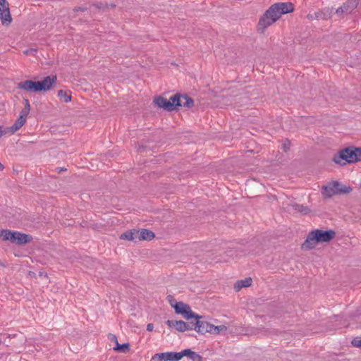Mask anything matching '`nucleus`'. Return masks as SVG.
<instances>
[{
    "instance_id": "obj_1",
    "label": "nucleus",
    "mask_w": 361,
    "mask_h": 361,
    "mask_svg": "<svg viewBox=\"0 0 361 361\" xmlns=\"http://www.w3.org/2000/svg\"><path fill=\"white\" fill-rule=\"evenodd\" d=\"M293 9V5L290 2H279L273 4L259 18L257 24L258 31L263 33L265 29L278 20L281 15L290 13Z\"/></svg>"
},
{
    "instance_id": "obj_2",
    "label": "nucleus",
    "mask_w": 361,
    "mask_h": 361,
    "mask_svg": "<svg viewBox=\"0 0 361 361\" xmlns=\"http://www.w3.org/2000/svg\"><path fill=\"white\" fill-rule=\"evenodd\" d=\"M56 75H51L44 77L40 81L27 80L20 82L18 83V88L29 92H46L51 90V87L56 85Z\"/></svg>"
},
{
    "instance_id": "obj_3",
    "label": "nucleus",
    "mask_w": 361,
    "mask_h": 361,
    "mask_svg": "<svg viewBox=\"0 0 361 361\" xmlns=\"http://www.w3.org/2000/svg\"><path fill=\"white\" fill-rule=\"evenodd\" d=\"M333 161L340 165L361 161V147L350 146L345 147L334 155Z\"/></svg>"
},
{
    "instance_id": "obj_4",
    "label": "nucleus",
    "mask_w": 361,
    "mask_h": 361,
    "mask_svg": "<svg viewBox=\"0 0 361 361\" xmlns=\"http://www.w3.org/2000/svg\"><path fill=\"white\" fill-rule=\"evenodd\" d=\"M349 191L350 188L343 187L337 181L324 185L322 189V193L326 197H331L336 194L348 193Z\"/></svg>"
},
{
    "instance_id": "obj_5",
    "label": "nucleus",
    "mask_w": 361,
    "mask_h": 361,
    "mask_svg": "<svg viewBox=\"0 0 361 361\" xmlns=\"http://www.w3.org/2000/svg\"><path fill=\"white\" fill-rule=\"evenodd\" d=\"M154 102L159 108H162L166 111H173L180 105L179 95L172 96L169 100L162 97H158L154 100Z\"/></svg>"
},
{
    "instance_id": "obj_6",
    "label": "nucleus",
    "mask_w": 361,
    "mask_h": 361,
    "mask_svg": "<svg viewBox=\"0 0 361 361\" xmlns=\"http://www.w3.org/2000/svg\"><path fill=\"white\" fill-rule=\"evenodd\" d=\"M171 306L175 309V311L178 314H181L185 319H199L202 318L201 316L194 313L190 307L182 302H176L174 305L171 303Z\"/></svg>"
},
{
    "instance_id": "obj_7",
    "label": "nucleus",
    "mask_w": 361,
    "mask_h": 361,
    "mask_svg": "<svg viewBox=\"0 0 361 361\" xmlns=\"http://www.w3.org/2000/svg\"><path fill=\"white\" fill-rule=\"evenodd\" d=\"M0 20L3 25H8L12 21L9 4L6 0H0Z\"/></svg>"
},
{
    "instance_id": "obj_8",
    "label": "nucleus",
    "mask_w": 361,
    "mask_h": 361,
    "mask_svg": "<svg viewBox=\"0 0 361 361\" xmlns=\"http://www.w3.org/2000/svg\"><path fill=\"white\" fill-rule=\"evenodd\" d=\"M358 0H347L341 6L336 10V13L338 16L342 14H349L357 8Z\"/></svg>"
},
{
    "instance_id": "obj_9",
    "label": "nucleus",
    "mask_w": 361,
    "mask_h": 361,
    "mask_svg": "<svg viewBox=\"0 0 361 361\" xmlns=\"http://www.w3.org/2000/svg\"><path fill=\"white\" fill-rule=\"evenodd\" d=\"M316 233L318 243H327L331 240L336 235L335 231L332 230L322 231V230H314Z\"/></svg>"
},
{
    "instance_id": "obj_10",
    "label": "nucleus",
    "mask_w": 361,
    "mask_h": 361,
    "mask_svg": "<svg viewBox=\"0 0 361 361\" xmlns=\"http://www.w3.org/2000/svg\"><path fill=\"white\" fill-rule=\"evenodd\" d=\"M317 243H319L317 241L316 233L312 231L308 234L306 240L302 243V249L305 250H312L315 247Z\"/></svg>"
},
{
    "instance_id": "obj_11",
    "label": "nucleus",
    "mask_w": 361,
    "mask_h": 361,
    "mask_svg": "<svg viewBox=\"0 0 361 361\" xmlns=\"http://www.w3.org/2000/svg\"><path fill=\"white\" fill-rule=\"evenodd\" d=\"M201 318L196 319V331L204 334L205 333H211L212 324L205 321H201Z\"/></svg>"
},
{
    "instance_id": "obj_12",
    "label": "nucleus",
    "mask_w": 361,
    "mask_h": 361,
    "mask_svg": "<svg viewBox=\"0 0 361 361\" xmlns=\"http://www.w3.org/2000/svg\"><path fill=\"white\" fill-rule=\"evenodd\" d=\"M166 324L169 327H174L177 331L180 332L185 331H187V329H188L187 326V323L181 320H167Z\"/></svg>"
},
{
    "instance_id": "obj_13",
    "label": "nucleus",
    "mask_w": 361,
    "mask_h": 361,
    "mask_svg": "<svg viewBox=\"0 0 361 361\" xmlns=\"http://www.w3.org/2000/svg\"><path fill=\"white\" fill-rule=\"evenodd\" d=\"M14 238L12 239L11 243L17 244H25L30 241L31 237L29 235L20 233L19 232H13Z\"/></svg>"
},
{
    "instance_id": "obj_14",
    "label": "nucleus",
    "mask_w": 361,
    "mask_h": 361,
    "mask_svg": "<svg viewBox=\"0 0 361 361\" xmlns=\"http://www.w3.org/2000/svg\"><path fill=\"white\" fill-rule=\"evenodd\" d=\"M135 233H137V239L139 240H151L154 238V233L152 231L147 229H142L140 231L137 230Z\"/></svg>"
},
{
    "instance_id": "obj_15",
    "label": "nucleus",
    "mask_w": 361,
    "mask_h": 361,
    "mask_svg": "<svg viewBox=\"0 0 361 361\" xmlns=\"http://www.w3.org/2000/svg\"><path fill=\"white\" fill-rule=\"evenodd\" d=\"M332 12L333 8H325L322 10L315 12L314 18L317 20H326L331 18Z\"/></svg>"
},
{
    "instance_id": "obj_16",
    "label": "nucleus",
    "mask_w": 361,
    "mask_h": 361,
    "mask_svg": "<svg viewBox=\"0 0 361 361\" xmlns=\"http://www.w3.org/2000/svg\"><path fill=\"white\" fill-rule=\"evenodd\" d=\"M179 103L178 106H185L190 108L193 106V100L187 95H179Z\"/></svg>"
},
{
    "instance_id": "obj_17",
    "label": "nucleus",
    "mask_w": 361,
    "mask_h": 361,
    "mask_svg": "<svg viewBox=\"0 0 361 361\" xmlns=\"http://www.w3.org/2000/svg\"><path fill=\"white\" fill-rule=\"evenodd\" d=\"M153 359L157 361H171V352L157 353Z\"/></svg>"
},
{
    "instance_id": "obj_18",
    "label": "nucleus",
    "mask_w": 361,
    "mask_h": 361,
    "mask_svg": "<svg viewBox=\"0 0 361 361\" xmlns=\"http://www.w3.org/2000/svg\"><path fill=\"white\" fill-rule=\"evenodd\" d=\"M252 283V279L251 278H246L244 280L238 281L235 286V289L238 291L240 289L243 287H249L251 286Z\"/></svg>"
},
{
    "instance_id": "obj_19",
    "label": "nucleus",
    "mask_w": 361,
    "mask_h": 361,
    "mask_svg": "<svg viewBox=\"0 0 361 361\" xmlns=\"http://www.w3.org/2000/svg\"><path fill=\"white\" fill-rule=\"evenodd\" d=\"M137 230H133L130 231H127L121 235V238L123 240H134L137 239V233L135 232Z\"/></svg>"
},
{
    "instance_id": "obj_20",
    "label": "nucleus",
    "mask_w": 361,
    "mask_h": 361,
    "mask_svg": "<svg viewBox=\"0 0 361 361\" xmlns=\"http://www.w3.org/2000/svg\"><path fill=\"white\" fill-rule=\"evenodd\" d=\"M185 356H188L192 361H202V357L190 349H185Z\"/></svg>"
},
{
    "instance_id": "obj_21",
    "label": "nucleus",
    "mask_w": 361,
    "mask_h": 361,
    "mask_svg": "<svg viewBox=\"0 0 361 361\" xmlns=\"http://www.w3.org/2000/svg\"><path fill=\"white\" fill-rule=\"evenodd\" d=\"M290 207L293 211L300 212L304 214H307L310 211L308 207H305L302 204H293L290 205Z\"/></svg>"
},
{
    "instance_id": "obj_22",
    "label": "nucleus",
    "mask_w": 361,
    "mask_h": 361,
    "mask_svg": "<svg viewBox=\"0 0 361 361\" xmlns=\"http://www.w3.org/2000/svg\"><path fill=\"white\" fill-rule=\"evenodd\" d=\"M0 236L3 240H9L12 241V239L14 238L13 232H11L8 230H2Z\"/></svg>"
},
{
    "instance_id": "obj_23",
    "label": "nucleus",
    "mask_w": 361,
    "mask_h": 361,
    "mask_svg": "<svg viewBox=\"0 0 361 361\" xmlns=\"http://www.w3.org/2000/svg\"><path fill=\"white\" fill-rule=\"evenodd\" d=\"M58 97L61 100L67 103L71 101V95L68 94L67 92L63 91L62 90L58 92Z\"/></svg>"
},
{
    "instance_id": "obj_24",
    "label": "nucleus",
    "mask_w": 361,
    "mask_h": 361,
    "mask_svg": "<svg viewBox=\"0 0 361 361\" xmlns=\"http://www.w3.org/2000/svg\"><path fill=\"white\" fill-rule=\"evenodd\" d=\"M212 331L211 334H219L221 332L225 331L227 329V327L225 325H219V326H214L212 324Z\"/></svg>"
},
{
    "instance_id": "obj_25",
    "label": "nucleus",
    "mask_w": 361,
    "mask_h": 361,
    "mask_svg": "<svg viewBox=\"0 0 361 361\" xmlns=\"http://www.w3.org/2000/svg\"><path fill=\"white\" fill-rule=\"evenodd\" d=\"M185 350L181 352H171V361H179L185 356Z\"/></svg>"
},
{
    "instance_id": "obj_26",
    "label": "nucleus",
    "mask_w": 361,
    "mask_h": 361,
    "mask_svg": "<svg viewBox=\"0 0 361 361\" xmlns=\"http://www.w3.org/2000/svg\"><path fill=\"white\" fill-rule=\"evenodd\" d=\"M129 349L128 343L119 344L118 342L116 344L114 350L118 352H126Z\"/></svg>"
},
{
    "instance_id": "obj_27",
    "label": "nucleus",
    "mask_w": 361,
    "mask_h": 361,
    "mask_svg": "<svg viewBox=\"0 0 361 361\" xmlns=\"http://www.w3.org/2000/svg\"><path fill=\"white\" fill-rule=\"evenodd\" d=\"M23 126L22 124H19L18 121H16L15 123L11 126L10 128H7V130L8 133L13 134L18 130H19Z\"/></svg>"
},
{
    "instance_id": "obj_28",
    "label": "nucleus",
    "mask_w": 361,
    "mask_h": 361,
    "mask_svg": "<svg viewBox=\"0 0 361 361\" xmlns=\"http://www.w3.org/2000/svg\"><path fill=\"white\" fill-rule=\"evenodd\" d=\"M352 345L357 348H361V337H356L352 341Z\"/></svg>"
},
{
    "instance_id": "obj_29",
    "label": "nucleus",
    "mask_w": 361,
    "mask_h": 361,
    "mask_svg": "<svg viewBox=\"0 0 361 361\" xmlns=\"http://www.w3.org/2000/svg\"><path fill=\"white\" fill-rule=\"evenodd\" d=\"M23 53L25 55H35L37 53V49L33 48L27 49L25 50Z\"/></svg>"
},
{
    "instance_id": "obj_30",
    "label": "nucleus",
    "mask_w": 361,
    "mask_h": 361,
    "mask_svg": "<svg viewBox=\"0 0 361 361\" xmlns=\"http://www.w3.org/2000/svg\"><path fill=\"white\" fill-rule=\"evenodd\" d=\"M187 326L188 329L187 330H195L196 331V322L195 323L193 322H188L187 323Z\"/></svg>"
},
{
    "instance_id": "obj_31",
    "label": "nucleus",
    "mask_w": 361,
    "mask_h": 361,
    "mask_svg": "<svg viewBox=\"0 0 361 361\" xmlns=\"http://www.w3.org/2000/svg\"><path fill=\"white\" fill-rule=\"evenodd\" d=\"M29 112H30V110H28V109H24V108H23V109L21 110V111L20 112V116H23V117L27 118V115H28Z\"/></svg>"
},
{
    "instance_id": "obj_32",
    "label": "nucleus",
    "mask_w": 361,
    "mask_h": 361,
    "mask_svg": "<svg viewBox=\"0 0 361 361\" xmlns=\"http://www.w3.org/2000/svg\"><path fill=\"white\" fill-rule=\"evenodd\" d=\"M26 119H27V118L19 115V117L16 121H18L19 124H22L23 126L26 121Z\"/></svg>"
},
{
    "instance_id": "obj_33",
    "label": "nucleus",
    "mask_w": 361,
    "mask_h": 361,
    "mask_svg": "<svg viewBox=\"0 0 361 361\" xmlns=\"http://www.w3.org/2000/svg\"><path fill=\"white\" fill-rule=\"evenodd\" d=\"M108 338L110 341L115 342L116 344L118 343L117 338L114 334H109Z\"/></svg>"
},
{
    "instance_id": "obj_34",
    "label": "nucleus",
    "mask_w": 361,
    "mask_h": 361,
    "mask_svg": "<svg viewBox=\"0 0 361 361\" xmlns=\"http://www.w3.org/2000/svg\"><path fill=\"white\" fill-rule=\"evenodd\" d=\"M24 102H25L24 109H28L30 111V102H29L28 99H24Z\"/></svg>"
},
{
    "instance_id": "obj_35",
    "label": "nucleus",
    "mask_w": 361,
    "mask_h": 361,
    "mask_svg": "<svg viewBox=\"0 0 361 361\" xmlns=\"http://www.w3.org/2000/svg\"><path fill=\"white\" fill-rule=\"evenodd\" d=\"M8 133L7 128L3 130L2 128L0 126V137L4 135H6Z\"/></svg>"
},
{
    "instance_id": "obj_36",
    "label": "nucleus",
    "mask_w": 361,
    "mask_h": 361,
    "mask_svg": "<svg viewBox=\"0 0 361 361\" xmlns=\"http://www.w3.org/2000/svg\"><path fill=\"white\" fill-rule=\"evenodd\" d=\"M154 329V326L152 324L149 323L147 325V330L148 331H152Z\"/></svg>"
},
{
    "instance_id": "obj_37",
    "label": "nucleus",
    "mask_w": 361,
    "mask_h": 361,
    "mask_svg": "<svg viewBox=\"0 0 361 361\" xmlns=\"http://www.w3.org/2000/svg\"><path fill=\"white\" fill-rule=\"evenodd\" d=\"M85 10H86V8H84V7H75L74 8L75 11H84Z\"/></svg>"
},
{
    "instance_id": "obj_38",
    "label": "nucleus",
    "mask_w": 361,
    "mask_h": 361,
    "mask_svg": "<svg viewBox=\"0 0 361 361\" xmlns=\"http://www.w3.org/2000/svg\"><path fill=\"white\" fill-rule=\"evenodd\" d=\"M95 6L99 9L104 8V5L102 3L95 4Z\"/></svg>"
},
{
    "instance_id": "obj_39",
    "label": "nucleus",
    "mask_w": 361,
    "mask_h": 361,
    "mask_svg": "<svg viewBox=\"0 0 361 361\" xmlns=\"http://www.w3.org/2000/svg\"><path fill=\"white\" fill-rule=\"evenodd\" d=\"M4 169L3 164L0 162V171H2Z\"/></svg>"
},
{
    "instance_id": "obj_40",
    "label": "nucleus",
    "mask_w": 361,
    "mask_h": 361,
    "mask_svg": "<svg viewBox=\"0 0 361 361\" xmlns=\"http://www.w3.org/2000/svg\"><path fill=\"white\" fill-rule=\"evenodd\" d=\"M283 147H284V150L286 151V149H288V147L286 144H284Z\"/></svg>"
},
{
    "instance_id": "obj_41",
    "label": "nucleus",
    "mask_w": 361,
    "mask_h": 361,
    "mask_svg": "<svg viewBox=\"0 0 361 361\" xmlns=\"http://www.w3.org/2000/svg\"><path fill=\"white\" fill-rule=\"evenodd\" d=\"M308 17H309L310 18H311V19H312V18H313L312 16V15H310H310H308Z\"/></svg>"
}]
</instances>
